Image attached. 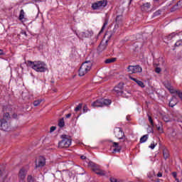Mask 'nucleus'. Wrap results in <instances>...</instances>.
<instances>
[{"mask_svg": "<svg viewBox=\"0 0 182 182\" xmlns=\"http://www.w3.org/2000/svg\"><path fill=\"white\" fill-rule=\"evenodd\" d=\"M46 164V159H45V157L40 156L36 161V168H38V167H43Z\"/></svg>", "mask_w": 182, "mask_h": 182, "instance_id": "9", "label": "nucleus"}, {"mask_svg": "<svg viewBox=\"0 0 182 182\" xmlns=\"http://www.w3.org/2000/svg\"><path fill=\"white\" fill-rule=\"evenodd\" d=\"M61 139L63 140L58 143V147L60 149H68L72 144V139L68 137V135H62Z\"/></svg>", "mask_w": 182, "mask_h": 182, "instance_id": "4", "label": "nucleus"}, {"mask_svg": "<svg viewBox=\"0 0 182 182\" xmlns=\"http://www.w3.org/2000/svg\"><path fill=\"white\" fill-rule=\"evenodd\" d=\"M132 1H133V0H130L129 4H132Z\"/></svg>", "mask_w": 182, "mask_h": 182, "instance_id": "58", "label": "nucleus"}, {"mask_svg": "<svg viewBox=\"0 0 182 182\" xmlns=\"http://www.w3.org/2000/svg\"><path fill=\"white\" fill-rule=\"evenodd\" d=\"M167 89L169 90L170 93H177V92L178 91L177 90H174V89L171 88V87H168Z\"/></svg>", "mask_w": 182, "mask_h": 182, "instance_id": "37", "label": "nucleus"}, {"mask_svg": "<svg viewBox=\"0 0 182 182\" xmlns=\"http://www.w3.org/2000/svg\"><path fill=\"white\" fill-rule=\"evenodd\" d=\"M112 103V100L101 99L97 100L92 104L93 107H103V106H109Z\"/></svg>", "mask_w": 182, "mask_h": 182, "instance_id": "6", "label": "nucleus"}, {"mask_svg": "<svg viewBox=\"0 0 182 182\" xmlns=\"http://www.w3.org/2000/svg\"><path fill=\"white\" fill-rule=\"evenodd\" d=\"M161 10H158L156 11L154 14V16H159V15H161Z\"/></svg>", "mask_w": 182, "mask_h": 182, "instance_id": "41", "label": "nucleus"}, {"mask_svg": "<svg viewBox=\"0 0 182 182\" xmlns=\"http://www.w3.org/2000/svg\"><path fill=\"white\" fill-rule=\"evenodd\" d=\"M107 23H109V21H107V19H106V20L105 21V23H104V24H103V26H102V29H101L100 32H103V31H104L105 28H106V26L107 25Z\"/></svg>", "mask_w": 182, "mask_h": 182, "instance_id": "30", "label": "nucleus"}, {"mask_svg": "<svg viewBox=\"0 0 182 182\" xmlns=\"http://www.w3.org/2000/svg\"><path fill=\"white\" fill-rule=\"evenodd\" d=\"M148 120L149 123H151V125L152 126V127H154V122L153 121V118H151V116L148 115Z\"/></svg>", "mask_w": 182, "mask_h": 182, "instance_id": "29", "label": "nucleus"}, {"mask_svg": "<svg viewBox=\"0 0 182 182\" xmlns=\"http://www.w3.org/2000/svg\"><path fill=\"white\" fill-rule=\"evenodd\" d=\"M122 16H117L116 17L115 21H116V22H117V24L115 25V26H114V32H116V29H117V28H119V23H120V22H122Z\"/></svg>", "mask_w": 182, "mask_h": 182, "instance_id": "17", "label": "nucleus"}, {"mask_svg": "<svg viewBox=\"0 0 182 182\" xmlns=\"http://www.w3.org/2000/svg\"><path fill=\"white\" fill-rule=\"evenodd\" d=\"M81 174H84V172H82Z\"/></svg>", "mask_w": 182, "mask_h": 182, "instance_id": "61", "label": "nucleus"}, {"mask_svg": "<svg viewBox=\"0 0 182 182\" xmlns=\"http://www.w3.org/2000/svg\"><path fill=\"white\" fill-rule=\"evenodd\" d=\"M117 60V58H107L105 60V63L109 64V63H114Z\"/></svg>", "mask_w": 182, "mask_h": 182, "instance_id": "20", "label": "nucleus"}, {"mask_svg": "<svg viewBox=\"0 0 182 182\" xmlns=\"http://www.w3.org/2000/svg\"><path fill=\"white\" fill-rule=\"evenodd\" d=\"M154 176V171L150 172L148 174V178H150V180L153 181V177Z\"/></svg>", "mask_w": 182, "mask_h": 182, "instance_id": "35", "label": "nucleus"}, {"mask_svg": "<svg viewBox=\"0 0 182 182\" xmlns=\"http://www.w3.org/2000/svg\"><path fill=\"white\" fill-rule=\"evenodd\" d=\"M9 119H11V115L8 112L4 113L3 115V119L8 121Z\"/></svg>", "mask_w": 182, "mask_h": 182, "instance_id": "26", "label": "nucleus"}, {"mask_svg": "<svg viewBox=\"0 0 182 182\" xmlns=\"http://www.w3.org/2000/svg\"><path fill=\"white\" fill-rule=\"evenodd\" d=\"M82 104L80 103L75 108V112H79L82 109Z\"/></svg>", "mask_w": 182, "mask_h": 182, "instance_id": "34", "label": "nucleus"}, {"mask_svg": "<svg viewBox=\"0 0 182 182\" xmlns=\"http://www.w3.org/2000/svg\"><path fill=\"white\" fill-rule=\"evenodd\" d=\"M182 45V40H179L176 43H175V46L178 47V46H181Z\"/></svg>", "mask_w": 182, "mask_h": 182, "instance_id": "40", "label": "nucleus"}, {"mask_svg": "<svg viewBox=\"0 0 182 182\" xmlns=\"http://www.w3.org/2000/svg\"><path fill=\"white\" fill-rule=\"evenodd\" d=\"M0 55H4V50H2L1 49H0Z\"/></svg>", "mask_w": 182, "mask_h": 182, "instance_id": "55", "label": "nucleus"}, {"mask_svg": "<svg viewBox=\"0 0 182 182\" xmlns=\"http://www.w3.org/2000/svg\"><path fill=\"white\" fill-rule=\"evenodd\" d=\"M180 8H182V0H180L176 5L173 6V7L171 9V11H176V9H179Z\"/></svg>", "mask_w": 182, "mask_h": 182, "instance_id": "18", "label": "nucleus"}, {"mask_svg": "<svg viewBox=\"0 0 182 182\" xmlns=\"http://www.w3.org/2000/svg\"><path fill=\"white\" fill-rule=\"evenodd\" d=\"M154 1H156V2H159V1H160V0H154Z\"/></svg>", "mask_w": 182, "mask_h": 182, "instance_id": "59", "label": "nucleus"}, {"mask_svg": "<svg viewBox=\"0 0 182 182\" xmlns=\"http://www.w3.org/2000/svg\"><path fill=\"white\" fill-rule=\"evenodd\" d=\"M173 120L175 122H181V123H182V116L180 114H177L173 115Z\"/></svg>", "mask_w": 182, "mask_h": 182, "instance_id": "19", "label": "nucleus"}, {"mask_svg": "<svg viewBox=\"0 0 182 182\" xmlns=\"http://www.w3.org/2000/svg\"><path fill=\"white\" fill-rule=\"evenodd\" d=\"M42 103V100H37L33 102V106L37 107L39 106Z\"/></svg>", "mask_w": 182, "mask_h": 182, "instance_id": "28", "label": "nucleus"}, {"mask_svg": "<svg viewBox=\"0 0 182 182\" xmlns=\"http://www.w3.org/2000/svg\"><path fill=\"white\" fill-rule=\"evenodd\" d=\"M23 18H25V11H23V9H21L20 11L18 19L19 21H22Z\"/></svg>", "mask_w": 182, "mask_h": 182, "instance_id": "21", "label": "nucleus"}, {"mask_svg": "<svg viewBox=\"0 0 182 182\" xmlns=\"http://www.w3.org/2000/svg\"><path fill=\"white\" fill-rule=\"evenodd\" d=\"M177 103H178V100H177V97L173 96L172 99L169 102V106L170 107H174V106H176Z\"/></svg>", "mask_w": 182, "mask_h": 182, "instance_id": "15", "label": "nucleus"}, {"mask_svg": "<svg viewBox=\"0 0 182 182\" xmlns=\"http://www.w3.org/2000/svg\"><path fill=\"white\" fill-rule=\"evenodd\" d=\"M155 72H156V73H160V72H161V68H156L155 69Z\"/></svg>", "mask_w": 182, "mask_h": 182, "instance_id": "46", "label": "nucleus"}, {"mask_svg": "<svg viewBox=\"0 0 182 182\" xmlns=\"http://www.w3.org/2000/svg\"><path fill=\"white\" fill-rule=\"evenodd\" d=\"M0 178L5 180L6 178V175H5V171L0 170Z\"/></svg>", "mask_w": 182, "mask_h": 182, "instance_id": "27", "label": "nucleus"}, {"mask_svg": "<svg viewBox=\"0 0 182 182\" xmlns=\"http://www.w3.org/2000/svg\"><path fill=\"white\" fill-rule=\"evenodd\" d=\"M23 35H25V36H28V34H26V31L22 32Z\"/></svg>", "mask_w": 182, "mask_h": 182, "instance_id": "54", "label": "nucleus"}, {"mask_svg": "<svg viewBox=\"0 0 182 182\" xmlns=\"http://www.w3.org/2000/svg\"><path fill=\"white\" fill-rule=\"evenodd\" d=\"M156 146H157V144H154V142H153L152 144H151V145L149 146V149H151V150H153L154 149V147H156Z\"/></svg>", "mask_w": 182, "mask_h": 182, "instance_id": "43", "label": "nucleus"}, {"mask_svg": "<svg viewBox=\"0 0 182 182\" xmlns=\"http://www.w3.org/2000/svg\"><path fill=\"white\" fill-rule=\"evenodd\" d=\"M1 127L2 130H8L9 127V124L6 119H1Z\"/></svg>", "mask_w": 182, "mask_h": 182, "instance_id": "14", "label": "nucleus"}, {"mask_svg": "<svg viewBox=\"0 0 182 182\" xmlns=\"http://www.w3.org/2000/svg\"><path fill=\"white\" fill-rule=\"evenodd\" d=\"M147 139H149V135H144L140 139V143H146V141H147Z\"/></svg>", "mask_w": 182, "mask_h": 182, "instance_id": "22", "label": "nucleus"}, {"mask_svg": "<svg viewBox=\"0 0 182 182\" xmlns=\"http://www.w3.org/2000/svg\"><path fill=\"white\" fill-rule=\"evenodd\" d=\"M52 83H55V81H51Z\"/></svg>", "mask_w": 182, "mask_h": 182, "instance_id": "60", "label": "nucleus"}, {"mask_svg": "<svg viewBox=\"0 0 182 182\" xmlns=\"http://www.w3.org/2000/svg\"><path fill=\"white\" fill-rule=\"evenodd\" d=\"M26 178V171L23 168L18 173L19 182H24Z\"/></svg>", "mask_w": 182, "mask_h": 182, "instance_id": "11", "label": "nucleus"}, {"mask_svg": "<svg viewBox=\"0 0 182 182\" xmlns=\"http://www.w3.org/2000/svg\"><path fill=\"white\" fill-rule=\"evenodd\" d=\"M156 129L158 130V132H159L160 133H163V127H161V126H156Z\"/></svg>", "mask_w": 182, "mask_h": 182, "instance_id": "42", "label": "nucleus"}, {"mask_svg": "<svg viewBox=\"0 0 182 182\" xmlns=\"http://www.w3.org/2000/svg\"><path fill=\"white\" fill-rule=\"evenodd\" d=\"M112 147H114V149H113L112 153H120L121 150H122V146H120L119 145L118 142H112Z\"/></svg>", "mask_w": 182, "mask_h": 182, "instance_id": "13", "label": "nucleus"}, {"mask_svg": "<svg viewBox=\"0 0 182 182\" xmlns=\"http://www.w3.org/2000/svg\"><path fill=\"white\" fill-rule=\"evenodd\" d=\"M81 160H86V156L82 155L80 156Z\"/></svg>", "mask_w": 182, "mask_h": 182, "instance_id": "52", "label": "nucleus"}, {"mask_svg": "<svg viewBox=\"0 0 182 182\" xmlns=\"http://www.w3.org/2000/svg\"><path fill=\"white\" fill-rule=\"evenodd\" d=\"M170 156V154H168V151L167 149L164 150V159L166 160V159H168Z\"/></svg>", "mask_w": 182, "mask_h": 182, "instance_id": "25", "label": "nucleus"}, {"mask_svg": "<svg viewBox=\"0 0 182 182\" xmlns=\"http://www.w3.org/2000/svg\"><path fill=\"white\" fill-rule=\"evenodd\" d=\"M89 109L87 108V105H85L83 107V113H87L88 112Z\"/></svg>", "mask_w": 182, "mask_h": 182, "instance_id": "44", "label": "nucleus"}, {"mask_svg": "<svg viewBox=\"0 0 182 182\" xmlns=\"http://www.w3.org/2000/svg\"><path fill=\"white\" fill-rule=\"evenodd\" d=\"M151 6V4H150V3H145L141 6V11L146 12V11H149V9H150Z\"/></svg>", "mask_w": 182, "mask_h": 182, "instance_id": "16", "label": "nucleus"}, {"mask_svg": "<svg viewBox=\"0 0 182 182\" xmlns=\"http://www.w3.org/2000/svg\"><path fill=\"white\" fill-rule=\"evenodd\" d=\"M127 72L129 73H141L143 72V69L140 65H129L127 68Z\"/></svg>", "mask_w": 182, "mask_h": 182, "instance_id": "7", "label": "nucleus"}, {"mask_svg": "<svg viewBox=\"0 0 182 182\" xmlns=\"http://www.w3.org/2000/svg\"><path fill=\"white\" fill-rule=\"evenodd\" d=\"M95 174H97L98 176H106V172H105V171H103L100 168V169H98V171H97Z\"/></svg>", "mask_w": 182, "mask_h": 182, "instance_id": "23", "label": "nucleus"}, {"mask_svg": "<svg viewBox=\"0 0 182 182\" xmlns=\"http://www.w3.org/2000/svg\"><path fill=\"white\" fill-rule=\"evenodd\" d=\"M70 116H72V114H68L65 115L66 119H69V117H70Z\"/></svg>", "mask_w": 182, "mask_h": 182, "instance_id": "53", "label": "nucleus"}, {"mask_svg": "<svg viewBox=\"0 0 182 182\" xmlns=\"http://www.w3.org/2000/svg\"><path fill=\"white\" fill-rule=\"evenodd\" d=\"M172 176H173V177H174V178H176H176H177V172H173V173H172Z\"/></svg>", "mask_w": 182, "mask_h": 182, "instance_id": "48", "label": "nucleus"}, {"mask_svg": "<svg viewBox=\"0 0 182 182\" xmlns=\"http://www.w3.org/2000/svg\"><path fill=\"white\" fill-rule=\"evenodd\" d=\"M163 120L166 122H170V117H168V115H164Z\"/></svg>", "mask_w": 182, "mask_h": 182, "instance_id": "32", "label": "nucleus"}, {"mask_svg": "<svg viewBox=\"0 0 182 182\" xmlns=\"http://www.w3.org/2000/svg\"><path fill=\"white\" fill-rule=\"evenodd\" d=\"M92 35H93V32L86 31L80 33L78 36L79 38H90Z\"/></svg>", "mask_w": 182, "mask_h": 182, "instance_id": "12", "label": "nucleus"}, {"mask_svg": "<svg viewBox=\"0 0 182 182\" xmlns=\"http://www.w3.org/2000/svg\"><path fill=\"white\" fill-rule=\"evenodd\" d=\"M175 36H176V33H172L168 36V39H169V41H171V39H173V38H174Z\"/></svg>", "mask_w": 182, "mask_h": 182, "instance_id": "38", "label": "nucleus"}, {"mask_svg": "<svg viewBox=\"0 0 182 182\" xmlns=\"http://www.w3.org/2000/svg\"><path fill=\"white\" fill-rule=\"evenodd\" d=\"M92 65L90 60L84 62L79 69V76H85L92 69Z\"/></svg>", "mask_w": 182, "mask_h": 182, "instance_id": "3", "label": "nucleus"}, {"mask_svg": "<svg viewBox=\"0 0 182 182\" xmlns=\"http://www.w3.org/2000/svg\"><path fill=\"white\" fill-rule=\"evenodd\" d=\"M157 177H163V173L159 172L156 175Z\"/></svg>", "mask_w": 182, "mask_h": 182, "instance_id": "50", "label": "nucleus"}, {"mask_svg": "<svg viewBox=\"0 0 182 182\" xmlns=\"http://www.w3.org/2000/svg\"><path fill=\"white\" fill-rule=\"evenodd\" d=\"M136 83H137L140 86V87H144V83L142 81L137 80Z\"/></svg>", "mask_w": 182, "mask_h": 182, "instance_id": "36", "label": "nucleus"}, {"mask_svg": "<svg viewBox=\"0 0 182 182\" xmlns=\"http://www.w3.org/2000/svg\"><path fill=\"white\" fill-rule=\"evenodd\" d=\"M95 165H96V164H95V162H93V161L88 162L89 167H91L92 168H94Z\"/></svg>", "mask_w": 182, "mask_h": 182, "instance_id": "39", "label": "nucleus"}, {"mask_svg": "<svg viewBox=\"0 0 182 182\" xmlns=\"http://www.w3.org/2000/svg\"><path fill=\"white\" fill-rule=\"evenodd\" d=\"M176 130L173 129V130H172V132L171 133V136L172 137H176Z\"/></svg>", "mask_w": 182, "mask_h": 182, "instance_id": "45", "label": "nucleus"}, {"mask_svg": "<svg viewBox=\"0 0 182 182\" xmlns=\"http://www.w3.org/2000/svg\"><path fill=\"white\" fill-rule=\"evenodd\" d=\"M27 65L29 66V68H31V69H33V70H36V72H46L48 70V65L42 61H27Z\"/></svg>", "mask_w": 182, "mask_h": 182, "instance_id": "1", "label": "nucleus"}, {"mask_svg": "<svg viewBox=\"0 0 182 182\" xmlns=\"http://www.w3.org/2000/svg\"><path fill=\"white\" fill-rule=\"evenodd\" d=\"M114 136L117 137V139H119V140H123L124 141V139H126V136H124V132H123V130L120 127H117L114 130Z\"/></svg>", "mask_w": 182, "mask_h": 182, "instance_id": "8", "label": "nucleus"}, {"mask_svg": "<svg viewBox=\"0 0 182 182\" xmlns=\"http://www.w3.org/2000/svg\"><path fill=\"white\" fill-rule=\"evenodd\" d=\"M58 126L59 127H65V120L63 118H61L58 121Z\"/></svg>", "mask_w": 182, "mask_h": 182, "instance_id": "24", "label": "nucleus"}, {"mask_svg": "<svg viewBox=\"0 0 182 182\" xmlns=\"http://www.w3.org/2000/svg\"><path fill=\"white\" fill-rule=\"evenodd\" d=\"M156 182H160V179L159 178L156 179Z\"/></svg>", "mask_w": 182, "mask_h": 182, "instance_id": "56", "label": "nucleus"}, {"mask_svg": "<svg viewBox=\"0 0 182 182\" xmlns=\"http://www.w3.org/2000/svg\"><path fill=\"white\" fill-rule=\"evenodd\" d=\"M80 170L83 171V168H80Z\"/></svg>", "mask_w": 182, "mask_h": 182, "instance_id": "57", "label": "nucleus"}, {"mask_svg": "<svg viewBox=\"0 0 182 182\" xmlns=\"http://www.w3.org/2000/svg\"><path fill=\"white\" fill-rule=\"evenodd\" d=\"M129 79H131V80H133L134 82H136L138 80H136V78L132 77V76H129Z\"/></svg>", "mask_w": 182, "mask_h": 182, "instance_id": "49", "label": "nucleus"}, {"mask_svg": "<svg viewBox=\"0 0 182 182\" xmlns=\"http://www.w3.org/2000/svg\"><path fill=\"white\" fill-rule=\"evenodd\" d=\"M123 86H124V83L119 82L118 85L114 87V92H115L118 96H120V95L123 94Z\"/></svg>", "mask_w": 182, "mask_h": 182, "instance_id": "10", "label": "nucleus"}, {"mask_svg": "<svg viewBox=\"0 0 182 182\" xmlns=\"http://www.w3.org/2000/svg\"><path fill=\"white\" fill-rule=\"evenodd\" d=\"M92 170L96 173L99 170H100V168H99V166L95 165L93 168H92Z\"/></svg>", "mask_w": 182, "mask_h": 182, "instance_id": "31", "label": "nucleus"}, {"mask_svg": "<svg viewBox=\"0 0 182 182\" xmlns=\"http://www.w3.org/2000/svg\"><path fill=\"white\" fill-rule=\"evenodd\" d=\"M55 130H56V127H51L50 132V133H52V132H55Z\"/></svg>", "mask_w": 182, "mask_h": 182, "instance_id": "47", "label": "nucleus"}, {"mask_svg": "<svg viewBox=\"0 0 182 182\" xmlns=\"http://www.w3.org/2000/svg\"><path fill=\"white\" fill-rule=\"evenodd\" d=\"M0 182H2V181H0Z\"/></svg>", "mask_w": 182, "mask_h": 182, "instance_id": "62", "label": "nucleus"}, {"mask_svg": "<svg viewBox=\"0 0 182 182\" xmlns=\"http://www.w3.org/2000/svg\"><path fill=\"white\" fill-rule=\"evenodd\" d=\"M27 181L28 182H35V178L32 177V176H28L27 177Z\"/></svg>", "mask_w": 182, "mask_h": 182, "instance_id": "33", "label": "nucleus"}, {"mask_svg": "<svg viewBox=\"0 0 182 182\" xmlns=\"http://www.w3.org/2000/svg\"><path fill=\"white\" fill-rule=\"evenodd\" d=\"M112 35L113 33H112V31H107L105 33L104 39L102 41V42L100 43L97 48V52H99V53H102L103 50H106V48H107V43H109V39L112 38Z\"/></svg>", "mask_w": 182, "mask_h": 182, "instance_id": "2", "label": "nucleus"}, {"mask_svg": "<svg viewBox=\"0 0 182 182\" xmlns=\"http://www.w3.org/2000/svg\"><path fill=\"white\" fill-rule=\"evenodd\" d=\"M12 117H13L14 119H16V118L18 117V114H13Z\"/></svg>", "mask_w": 182, "mask_h": 182, "instance_id": "51", "label": "nucleus"}, {"mask_svg": "<svg viewBox=\"0 0 182 182\" xmlns=\"http://www.w3.org/2000/svg\"><path fill=\"white\" fill-rule=\"evenodd\" d=\"M107 6V0H101L96 1L92 4V8L94 11L105 9Z\"/></svg>", "mask_w": 182, "mask_h": 182, "instance_id": "5", "label": "nucleus"}]
</instances>
